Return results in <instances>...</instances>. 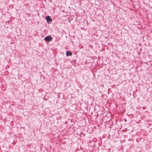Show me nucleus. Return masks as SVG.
<instances>
[{"instance_id":"obj_1","label":"nucleus","mask_w":152,"mask_h":152,"mask_svg":"<svg viewBox=\"0 0 152 152\" xmlns=\"http://www.w3.org/2000/svg\"><path fill=\"white\" fill-rule=\"evenodd\" d=\"M45 19L47 20V23L48 24H50L51 23L52 20L50 16H46Z\"/></svg>"},{"instance_id":"obj_2","label":"nucleus","mask_w":152,"mask_h":152,"mask_svg":"<svg viewBox=\"0 0 152 152\" xmlns=\"http://www.w3.org/2000/svg\"><path fill=\"white\" fill-rule=\"evenodd\" d=\"M53 38L50 35H49L46 37L44 38V39L45 41H47L48 42L50 41Z\"/></svg>"},{"instance_id":"obj_3","label":"nucleus","mask_w":152,"mask_h":152,"mask_svg":"<svg viewBox=\"0 0 152 152\" xmlns=\"http://www.w3.org/2000/svg\"><path fill=\"white\" fill-rule=\"evenodd\" d=\"M72 55V53L71 52H70L69 51H67L66 53V55L67 56H71Z\"/></svg>"}]
</instances>
